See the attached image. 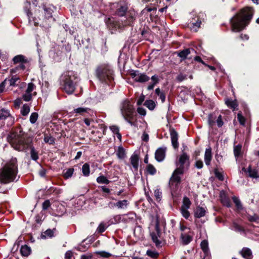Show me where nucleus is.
I'll list each match as a JSON object with an SVG mask.
<instances>
[{
  "label": "nucleus",
  "mask_w": 259,
  "mask_h": 259,
  "mask_svg": "<svg viewBox=\"0 0 259 259\" xmlns=\"http://www.w3.org/2000/svg\"><path fill=\"white\" fill-rule=\"evenodd\" d=\"M29 148H30V154L31 159L36 161L39 158L38 152L35 150L34 147H33L32 145L30 147H29Z\"/></svg>",
  "instance_id": "393cba45"
},
{
  "label": "nucleus",
  "mask_w": 259,
  "mask_h": 259,
  "mask_svg": "<svg viewBox=\"0 0 259 259\" xmlns=\"http://www.w3.org/2000/svg\"><path fill=\"white\" fill-rule=\"evenodd\" d=\"M137 14L135 11L134 10H130L126 14V19L124 20L123 22V25L124 26L127 25H132L133 23L135 18L136 17Z\"/></svg>",
  "instance_id": "9d476101"
},
{
  "label": "nucleus",
  "mask_w": 259,
  "mask_h": 259,
  "mask_svg": "<svg viewBox=\"0 0 259 259\" xmlns=\"http://www.w3.org/2000/svg\"><path fill=\"white\" fill-rule=\"evenodd\" d=\"M44 141L50 145H54L55 144V138L51 136L46 135L44 137Z\"/></svg>",
  "instance_id": "a19ab883"
},
{
  "label": "nucleus",
  "mask_w": 259,
  "mask_h": 259,
  "mask_svg": "<svg viewBox=\"0 0 259 259\" xmlns=\"http://www.w3.org/2000/svg\"><path fill=\"white\" fill-rule=\"evenodd\" d=\"M30 112V107L27 104H24L21 110V114L23 116H26Z\"/></svg>",
  "instance_id": "58836bf2"
},
{
  "label": "nucleus",
  "mask_w": 259,
  "mask_h": 259,
  "mask_svg": "<svg viewBox=\"0 0 259 259\" xmlns=\"http://www.w3.org/2000/svg\"><path fill=\"white\" fill-rule=\"evenodd\" d=\"M73 257V253L71 251H67L65 254V259H71Z\"/></svg>",
  "instance_id": "774afa93"
},
{
  "label": "nucleus",
  "mask_w": 259,
  "mask_h": 259,
  "mask_svg": "<svg viewBox=\"0 0 259 259\" xmlns=\"http://www.w3.org/2000/svg\"><path fill=\"white\" fill-rule=\"evenodd\" d=\"M146 169L147 172L151 175H154L156 172V168L151 164L147 165Z\"/></svg>",
  "instance_id": "c03bdc74"
},
{
  "label": "nucleus",
  "mask_w": 259,
  "mask_h": 259,
  "mask_svg": "<svg viewBox=\"0 0 259 259\" xmlns=\"http://www.w3.org/2000/svg\"><path fill=\"white\" fill-rule=\"evenodd\" d=\"M20 252L23 256H27L31 252V248L26 245L21 246Z\"/></svg>",
  "instance_id": "cd10ccee"
},
{
  "label": "nucleus",
  "mask_w": 259,
  "mask_h": 259,
  "mask_svg": "<svg viewBox=\"0 0 259 259\" xmlns=\"http://www.w3.org/2000/svg\"><path fill=\"white\" fill-rule=\"evenodd\" d=\"M98 79L103 82L108 83L113 79V71L108 66H100L96 70Z\"/></svg>",
  "instance_id": "20e7f679"
},
{
  "label": "nucleus",
  "mask_w": 259,
  "mask_h": 259,
  "mask_svg": "<svg viewBox=\"0 0 259 259\" xmlns=\"http://www.w3.org/2000/svg\"><path fill=\"white\" fill-rule=\"evenodd\" d=\"M195 166L199 169L202 168L203 166V163L202 160H197L195 162Z\"/></svg>",
  "instance_id": "338daca9"
},
{
  "label": "nucleus",
  "mask_w": 259,
  "mask_h": 259,
  "mask_svg": "<svg viewBox=\"0 0 259 259\" xmlns=\"http://www.w3.org/2000/svg\"><path fill=\"white\" fill-rule=\"evenodd\" d=\"M8 141L12 146L20 151H24L32 145V141L24 136V132L20 129L10 133L7 137Z\"/></svg>",
  "instance_id": "f257e3e1"
},
{
  "label": "nucleus",
  "mask_w": 259,
  "mask_h": 259,
  "mask_svg": "<svg viewBox=\"0 0 259 259\" xmlns=\"http://www.w3.org/2000/svg\"><path fill=\"white\" fill-rule=\"evenodd\" d=\"M101 256L103 257L108 258L110 256H111V254L106 251H100L98 253Z\"/></svg>",
  "instance_id": "052dcab7"
},
{
  "label": "nucleus",
  "mask_w": 259,
  "mask_h": 259,
  "mask_svg": "<svg viewBox=\"0 0 259 259\" xmlns=\"http://www.w3.org/2000/svg\"><path fill=\"white\" fill-rule=\"evenodd\" d=\"M253 14V10L251 8L247 7L243 9L240 13L236 15L231 20L232 30L234 32L242 30L249 23Z\"/></svg>",
  "instance_id": "f03ea898"
},
{
  "label": "nucleus",
  "mask_w": 259,
  "mask_h": 259,
  "mask_svg": "<svg viewBox=\"0 0 259 259\" xmlns=\"http://www.w3.org/2000/svg\"><path fill=\"white\" fill-rule=\"evenodd\" d=\"M82 172L83 175L85 176H89L90 173V165L88 163H86L82 165Z\"/></svg>",
  "instance_id": "473e14b6"
},
{
  "label": "nucleus",
  "mask_w": 259,
  "mask_h": 259,
  "mask_svg": "<svg viewBox=\"0 0 259 259\" xmlns=\"http://www.w3.org/2000/svg\"><path fill=\"white\" fill-rule=\"evenodd\" d=\"M156 233H151V236L152 239V241L155 243L156 247H159L161 246V241L159 240L158 239V237H159V230L158 229V225L157 224L156 226Z\"/></svg>",
  "instance_id": "4468645a"
},
{
  "label": "nucleus",
  "mask_w": 259,
  "mask_h": 259,
  "mask_svg": "<svg viewBox=\"0 0 259 259\" xmlns=\"http://www.w3.org/2000/svg\"><path fill=\"white\" fill-rule=\"evenodd\" d=\"M188 209H185L184 208H181V212L184 218L188 219L190 217V212L188 210Z\"/></svg>",
  "instance_id": "603ef678"
},
{
  "label": "nucleus",
  "mask_w": 259,
  "mask_h": 259,
  "mask_svg": "<svg viewBox=\"0 0 259 259\" xmlns=\"http://www.w3.org/2000/svg\"><path fill=\"white\" fill-rule=\"evenodd\" d=\"M38 117V115L37 113L36 112H33L31 114L30 116V122L34 124L36 122V120H37Z\"/></svg>",
  "instance_id": "a18cd8bd"
},
{
  "label": "nucleus",
  "mask_w": 259,
  "mask_h": 259,
  "mask_svg": "<svg viewBox=\"0 0 259 259\" xmlns=\"http://www.w3.org/2000/svg\"><path fill=\"white\" fill-rule=\"evenodd\" d=\"M105 230H106L105 225L103 223L100 224L97 228V230H98V232H100V233H102V232H104L105 231Z\"/></svg>",
  "instance_id": "69168bd1"
},
{
  "label": "nucleus",
  "mask_w": 259,
  "mask_h": 259,
  "mask_svg": "<svg viewBox=\"0 0 259 259\" xmlns=\"http://www.w3.org/2000/svg\"><path fill=\"white\" fill-rule=\"evenodd\" d=\"M131 163L135 170H137L139 167V156L136 154H133L130 158Z\"/></svg>",
  "instance_id": "6ab92c4d"
},
{
  "label": "nucleus",
  "mask_w": 259,
  "mask_h": 259,
  "mask_svg": "<svg viewBox=\"0 0 259 259\" xmlns=\"http://www.w3.org/2000/svg\"><path fill=\"white\" fill-rule=\"evenodd\" d=\"M154 196L157 201H160L162 197V193L159 189L154 190Z\"/></svg>",
  "instance_id": "3c124183"
},
{
  "label": "nucleus",
  "mask_w": 259,
  "mask_h": 259,
  "mask_svg": "<svg viewBox=\"0 0 259 259\" xmlns=\"http://www.w3.org/2000/svg\"><path fill=\"white\" fill-rule=\"evenodd\" d=\"M201 248L204 253H207L208 251V243L206 240H203L200 244Z\"/></svg>",
  "instance_id": "e433bc0d"
},
{
  "label": "nucleus",
  "mask_w": 259,
  "mask_h": 259,
  "mask_svg": "<svg viewBox=\"0 0 259 259\" xmlns=\"http://www.w3.org/2000/svg\"><path fill=\"white\" fill-rule=\"evenodd\" d=\"M170 136L171 141V144L175 149H177L179 147V144L178 140V134L175 129L171 128L170 130Z\"/></svg>",
  "instance_id": "ddd939ff"
},
{
  "label": "nucleus",
  "mask_w": 259,
  "mask_h": 259,
  "mask_svg": "<svg viewBox=\"0 0 259 259\" xmlns=\"http://www.w3.org/2000/svg\"><path fill=\"white\" fill-rule=\"evenodd\" d=\"M248 172L249 177L256 178L258 177L257 171L255 169H252L250 167L248 168Z\"/></svg>",
  "instance_id": "72a5a7b5"
},
{
  "label": "nucleus",
  "mask_w": 259,
  "mask_h": 259,
  "mask_svg": "<svg viewBox=\"0 0 259 259\" xmlns=\"http://www.w3.org/2000/svg\"><path fill=\"white\" fill-rule=\"evenodd\" d=\"M97 182L99 184H108L110 183V181L108 180L106 177L103 176H100L97 178Z\"/></svg>",
  "instance_id": "4c0bfd02"
},
{
  "label": "nucleus",
  "mask_w": 259,
  "mask_h": 259,
  "mask_svg": "<svg viewBox=\"0 0 259 259\" xmlns=\"http://www.w3.org/2000/svg\"><path fill=\"white\" fill-rule=\"evenodd\" d=\"M146 255L153 259H156L158 257L159 253L156 251L148 250L146 252Z\"/></svg>",
  "instance_id": "ea45409f"
},
{
  "label": "nucleus",
  "mask_w": 259,
  "mask_h": 259,
  "mask_svg": "<svg viewBox=\"0 0 259 259\" xmlns=\"http://www.w3.org/2000/svg\"><path fill=\"white\" fill-rule=\"evenodd\" d=\"M72 73L67 72L62 75V80L63 82V90L68 94H71L75 90V85L72 80Z\"/></svg>",
  "instance_id": "39448f33"
},
{
  "label": "nucleus",
  "mask_w": 259,
  "mask_h": 259,
  "mask_svg": "<svg viewBox=\"0 0 259 259\" xmlns=\"http://www.w3.org/2000/svg\"><path fill=\"white\" fill-rule=\"evenodd\" d=\"M114 7L116 8L115 14L117 16L122 17L126 13L128 7L127 4L123 2H119L114 5Z\"/></svg>",
  "instance_id": "0eeeda50"
},
{
  "label": "nucleus",
  "mask_w": 259,
  "mask_h": 259,
  "mask_svg": "<svg viewBox=\"0 0 259 259\" xmlns=\"http://www.w3.org/2000/svg\"><path fill=\"white\" fill-rule=\"evenodd\" d=\"M217 123L218 127H221L223 125L224 122L223 121L222 117L221 115H220L218 117V119L217 120Z\"/></svg>",
  "instance_id": "e2e57ef3"
},
{
  "label": "nucleus",
  "mask_w": 259,
  "mask_h": 259,
  "mask_svg": "<svg viewBox=\"0 0 259 259\" xmlns=\"http://www.w3.org/2000/svg\"><path fill=\"white\" fill-rule=\"evenodd\" d=\"M35 86L33 83H29L26 91H27V92L31 93L33 90L35 89Z\"/></svg>",
  "instance_id": "13d9d810"
},
{
  "label": "nucleus",
  "mask_w": 259,
  "mask_h": 259,
  "mask_svg": "<svg viewBox=\"0 0 259 259\" xmlns=\"http://www.w3.org/2000/svg\"><path fill=\"white\" fill-rule=\"evenodd\" d=\"M5 81H7V84L10 86H16L18 85V83L20 82V78L16 76H13L11 79H6Z\"/></svg>",
  "instance_id": "5701e85b"
},
{
  "label": "nucleus",
  "mask_w": 259,
  "mask_h": 259,
  "mask_svg": "<svg viewBox=\"0 0 259 259\" xmlns=\"http://www.w3.org/2000/svg\"><path fill=\"white\" fill-rule=\"evenodd\" d=\"M42 235L45 237H51L53 235V232L51 230L48 229L44 232Z\"/></svg>",
  "instance_id": "bf43d9fd"
},
{
  "label": "nucleus",
  "mask_w": 259,
  "mask_h": 259,
  "mask_svg": "<svg viewBox=\"0 0 259 259\" xmlns=\"http://www.w3.org/2000/svg\"><path fill=\"white\" fill-rule=\"evenodd\" d=\"M166 151V148L165 147L158 148L155 153V159L158 162L162 161L165 157Z\"/></svg>",
  "instance_id": "9b49d317"
},
{
  "label": "nucleus",
  "mask_w": 259,
  "mask_h": 259,
  "mask_svg": "<svg viewBox=\"0 0 259 259\" xmlns=\"http://www.w3.org/2000/svg\"><path fill=\"white\" fill-rule=\"evenodd\" d=\"M176 165L178 166L177 168H182V170H184L185 164H189V156L186 153H183L176 162Z\"/></svg>",
  "instance_id": "6e6552de"
},
{
  "label": "nucleus",
  "mask_w": 259,
  "mask_h": 259,
  "mask_svg": "<svg viewBox=\"0 0 259 259\" xmlns=\"http://www.w3.org/2000/svg\"><path fill=\"white\" fill-rule=\"evenodd\" d=\"M120 110L123 118L136 115L133 105L129 100H125L121 102Z\"/></svg>",
  "instance_id": "423d86ee"
},
{
  "label": "nucleus",
  "mask_w": 259,
  "mask_h": 259,
  "mask_svg": "<svg viewBox=\"0 0 259 259\" xmlns=\"http://www.w3.org/2000/svg\"><path fill=\"white\" fill-rule=\"evenodd\" d=\"M214 175L216 178H217L220 181L224 180V176L223 174L218 171L217 169H215L214 170Z\"/></svg>",
  "instance_id": "4d7b16f0"
},
{
  "label": "nucleus",
  "mask_w": 259,
  "mask_h": 259,
  "mask_svg": "<svg viewBox=\"0 0 259 259\" xmlns=\"http://www.w3.org/2000/svg\"><path fill=\"white\" fill-rule=\"evenodd\" d=\"M193 25L192 29L195 31H197V29L200 27L201 21H197L196 22H192Z\"/></svg>",
  "instance_id": "0e129e2a"
},
{
  "label": "nucleus",
  "mask_w": 259,
  "mask_h": 259,
  "mask_svg": "<svg viewBox=\"0 0 259 259\" xmlns=\"http://www.w3.org/2000/svg\"><path fill=\"white\" fill-rule=\"evenodd\" d=\"M212 159L211 148L209 147L205 149L204 154V162L206 165L208 166L210 164Z\"/></svg>",
  "instance_id": "f3484780"
},
{
  "label": "nucleus",
  "mask_w": 259,
  "mask_h": 259,
  "mask_svg": "<svg viewBox=\"0 0 259 259\" xmlns=\"http://www.w3.org/2000/svg\"><path fill=\"white\" fill-rule=\"evenodd\" d=\"M220 199L221 202L224 205H225L227 207L230 206L229 199L227 197L225 192L221 191L220 192Z\"/></svg>",
  "instance_id": "412c9836"
},
{
  "label": "nucleus",
  "mask_w": 259,
  "mask_h": 259,
  "mask_svg": "<svg viewBox=\"0 0 259 259\" xmlns=\"http://www.w3.org/2000/svg\"><path fill=\"white\" fill-rule=\"evenodd\" d=\"M121 219V215H120V214L115 215L111 220V222L112 224H118L120 222Z\"/></svg>",
  "instance_id": "8fccbe9b"
},
{
  "label": "nucleus",
  "mask_w": 259,
  "mask_h": 259,
  "mask_svg": "<svg viewBox=\"0 0 259 259\" xmlns=\"http://www.w3.org/2000/svg\"><path fill=\"white\" fill-rule=\"evenodd\" d=\"M184 170H182V168H177L174 171L169 181V184L172 185L174 183L176 184H179L181 182L180 176L183 175Z\"/></svg>",
  "instance_id": "1a4fd4ad"
},
{
  "label": "nucleus",
  "mask_w": 259,
  "mask_h": 259,
  "mask_svg": "<svg viewBox=\"0 0 259 259\" xmlns=\"http://www.w3.org/2000/svg\"><path fill=\"white\" fill-rule=\"evenodd\" d=\"M144 105L146 106L149 109L152 110L155 107V102L151 100H147L144 103Z\"/></svg>",
  "instance_id": "f704fd0d"
},
{
  "label": "nucleus",
  "mask_w": 259,
  "mask_h": 259,
  "mask_svg": "<svg viewBox=\"0 0 259 259\" xmlns=\"http://www.w3.org/2000/svg\"><path fill=\"white\" fill-rule=\"evenodd\" d=\"M233 229L235 231L239 232H244V228L235 222L233 223Z\"/></svg>",
  "instance_id": "09e8293b"
},
{
  "label": "nucleus",
  "mask_w": 259,
  "mask_h": 259,
  "mask_svg": "<svg viewBox=\"0 0 259 259\" xmlns=\"http://www.w3.org/2000/svg\"><path fill=\"white\" fill-rule=\"evenodd\" d=\"M129 204V202L127 200H119L116 202V207L118 209H125Z\"/></svg>",
  "instance_id": "a878e982"
},
{
  "label": "nucleus",
  "mask_w": 259,
  "mask_h": 259,
  "mask_svg": "<svg viewBox=\"0 0 259 259\" xmlns=\"http://www.w3.org/2000/svg\"><path fill=\"white\" fill-rule=\"evenodd\" d=\"M149 77L144 73H139L138 77L136 79V82H145L148 81Z\"/></svg>",
  "instance_id": "bb28decb"
},
{
  "label": "nucleus",
  "mask_w": 259,
  "mask_h": 259,
  "mask_svg": "<svg viewBox=\"0 0 259 259\" xmlns=\"http://www.w3.org/2000/svg\"><path fill=\"white\" fill-rule=\"evenodd\" d=\"M240 253L245 259H251L253 257L251 250L247 247L243 248Z\"/></svg>",
  "instance_id": "a211bd4d"
},
{
  "label": "nucleus",
  "mask_w": 259,
  "mask_h": 259,
  "mask_svg": "<svg viewBox=\"0 0 259 259\" xmlns=\"http://www.w3.org/2000/svg\"><path fill=\"white\" fill-rule=\"evenodd\" d=\"M90 111V109L86 107H79L74 109L73 111V113H76L78 115H85L86 113H88Z\"/></svg>",
  "instance_id": "4be33fe9"
},
{
  "label": "nucleus",
  "mask_w": 259,
  "mask_h": 259,
  "mask_svg": "<svg viewBox=\"0 0 259 259\" xmlns=\"http://www.w3.org/2000/svg\"><path fill=\"white\" fill-rule=\"evenodd\" d=\"M116 155L118 158L119 159H123L125 157V152L124 148L122 147H118L117 151L116 152Z\"/></svg>",
  "instance_id": "2f4dec72"
},
{
  "label": "nucleus",
  "mask_w": 259,
  "mask_h": 259,
  "mask_svg": "<svg viewBox=\"0 0 259 259\" xmlns=\"http://www.w3.org/2000/svg\"><path fill=\"white\" fill-rule=\"evenodd\" d=\"M232 200L238 208H241L242 205L240 200L236 197L234 196L232 197Z\"/></svg>",
  "instance_id": "5fc2aeb1"
},
{
  "label": "nucleus",
  "mask_w": 259,
  "mask_h": 259,
  "mask_svg": "<svg viewBox=\"0 0 259 259\" xmlns=\"http://www.w3.org/2000/svg\"><path fill=\"white\" fill-rule=\"evenodd\" d=\"M7 117H9L10 119L11 124L14 123V118L11 116L9 111L5 109H1L0 110V120L5 119Z\"/></svg>",
  "instance_id": "dca6fc26"
},
{
  "label": "nucleus",
  "mask_w": 259,
  "mask_h": 259,
  "mask_svg": "<svg viewBox=\"0 0 259 259\" xmlns=\"http://www.w3.org/2000/svg\"><path fill=\"white\" fill-rule=\"evenodd\" d=\"M242 146L241 145H238L234 147V153L235 157H238L240 154Z\"/></svg>",
  "instance_id": "49530a36"
},
{
  "label": "nucleus",
  "mask_w": 259,
  "mask_h": 259,
  "mask_svg": "<svg viewBox=\"0 0 259 259\" xmlns=\"http://www.w3.org/2000/svg\"><path fill=\"white\" fill-rule=\"evenodd\" d=\"M22 98L24 101L26 102H28L30 101L32 99V93L25 92V93L23 95Z\"/></svg>",
  "instance_id": "de8ad7c7"
},
{
  "label": "nucleus",
  "mask_w": 259,
  "mask_h": 259,
  "mask_svg": "<svg viewBox=\"0 0 259 259\" xmlns=\"http://www.w3.org/2000/svg\"><path fill=\"white\" fill-rule=\"evenodd\" d=\"M136 115L131 116V117H127L125 118H124V119L129 123L131 125H135V123L133 121V120L135 119Z\"/></svg>",
  "instance_id": "6e6d98bb"
},
{
  "label": "nucleus",
  "mask_w": 259,
  "mask_h": 259,
  "mask_svg": "<svg viewBox=\"0 0 259 259\" xmlns=\"http://www.w3.org/2000/svg\"><path fill=\"white\" fill-rule=\"evenodd\" d=\"M18 172L17 160L12 158L0 168V183L8 184L13 182Z\"/></svg>",
  "instance_id": "7ed1b4c3"
},
{
  "label": "nucleus",
  "mask_w": 259,
  "mask_h": 259,
  "mask_svg": "<svg viewBox=\"0 0 259 259\" xmlns=\"http://www.w3.org/2000/svg\"><path fill=\"white\" fill-rule=\"evenodd\" d=\"M191 204V202L189 198L187 197H184L183 200V204L181 208L189 209L190 207Z\"/></svg>",
  "instance_id": "c756f323"
},
{
  "label": "nucleus",
  "mask_w": 259,
  "mask_h": 259,
  "mask_svg": "<svg viewBox=\"0 0 259 259\" xmlns=\"http://www.w3.org/2000/svg\"><path fill=\"white\" fill-rule=\"evenodd\" d=\"M155 94L157 96H159V98L162 103H163L165 101V96L163 93L161 92L159 88H157L155 90Z\"/></svg>",
  "instance_id": "37998d69"
},
{
  "label": "nucleus",
  "mask_w": 259,
  "mask_h": 259,
  "mask_svg": "<svg viewBox=\"0 0 259 259\" xmlns=\"http://www.w3.org/2000/svg\"><path fill=\"white\" fill-rule=\"evenodd\" d=\"M181 237L182 242L184 244H189L192 240V237L189 235H187L184 233H182Z\"/></svg>",
  "instance_id": "c85d7f7f"
},
{
  "label": "nucleus",
  "mask_w": 259,
  "mask_h": 259,
  "mask_svg": "<svg viewBox=\"0 0 259 259\" xmlns=\"http://www.w3.org/2000/svg\"><path fill=\"white\" fill-rule=\"evenodd\" d=\"M106 130V127L105 126H104L103 124H101V125H99V131H98L97 132L93 131L92 132V133L94 134L95 133H100V135H98V137L99 138H101L103 137V135H104L105 134V133Z\"/></svg>",
  "instance_id": "7c9ffc66"
},
{
  "label": "nucleus",
  "mask_w": 259,
  "mask_h": 259,
  "mask_svg": "<svg viewBox=\"0 0 259 259\" xmlns=\"http://www.w3.org/2000/svg\"><path fill=\"white\" fill-rule=\"evenodd\" d=\"M237 119L241 125H244L245 122V119L242 116L241 112L240 111L237 114Z\"/></svg>",
  "instance_id": "864d4df0"
},
{
  "label": "nucleus",
  "mask_w": 259,
  "mask_h": 259,
  "mask_svg": "<svg viewBox=\"0 0 259 259\" xmlns=\"http://www.w3.org/2000/svg\"><path fill=\"white\" fill-rule=\"evenodd\" d=\"M225 104L228 107L232 109L233 111L237 109L238 104L236 100H232L231 99H226L225 100Z\"/></svg>",
  "instance_id": "aec40b11"
},
{
  "label": "nucleus",
  "mask_w": 259,
  "mask_h": 259,
  "mask_svg": "<svg viewBox=\"0 0 259 259\" xmlns=\"http://www.w3.org/2000/svg\"><path fill=\"white\" fill-rule=\"evenodd\" d=\"M13 61L14 64L23 63H28L27 60L25 58V56L22 55H19L15 56Z\"/></svg>",
  "instance_id": "b1692460"
},
{
  "label": "nucleus",
  "mask_w": 259,
  "mask_h": 259,
  "mask_svg": "<svg viewBox=\"0 0 259 259\" xmlns=\"http://www.w3.org/2000/svg\"><path fill=\"white\" fill-rule=\"evenodd\" d=\"M137 112L139 114L142 116H145L146 114V110L143 107H138Z\"/></svg>",
  "instance_id": "680f3d73"
},
{
  "label": "nucleus",
  "mask_w": 259,
  "mask_h": 259,
  "mask_svg": "<svg viewBox=\"0 0 259 259\" xmlns=\"http://www.w3.org/2000/svg\"><path fill=\"white\" fill-rule=\"evenodd\" d=\"M206 208L202 206H197L194 210V217L196 218H201L205 216Z\"/></svg>",
  "instance_id": "2eb2a0df"
},
{
  "label": "nucleus",
  "mask_w": 259,
  "mask_h": 259,
  "mask_svg": "<svg viewBox=\"0 0 259 259\" xmlns=\"http://www.w3.org/2000/svg\"><path fill=\"white\" fill-rule=\"evenodd\" d=\"M74 172V169L73 168H70L67 169L65 172L63 174V177L65 179H67L73 175V173Z\"/></svg>",
  "instance_id": "79ce46f5"
},
{
  "label": "nucleus",
  "mask_w": 259,
  "mask_h": 259,
  "mask_svg": "<svg viewBox=\"0 0 259 259\" xmlns=\"http://www.w3.org/2000/svg\"><path fill=\"white\" fill-rule=\"evenodd\" d=\"M195 53V50L192 48H188L176 52L178 56L181 58V61L186 59H191L188 57L189 55Z\"/></svg>",
  "instance_id": "f8f14e48"
},
{
  "label": "nucleus",
  "mask_w": 259,
  "mask_h": 259,
  "mask_svg": "<svg viewBox=\"0 0 259 259\" xmlns=\"http://www.w3.org/2000/svg\"><path fill=\"white\" fill-rule=\"evenodd\" d=\"M26 63H23V62L20 63V64L19 65H18L15 68H13L11 70V72L16 73L17 72V71H18V70H24L26 68V66L25 65V64H26Z\"/></svg>",
  "instance_id": "c9c22d12"
}]
</instances>
